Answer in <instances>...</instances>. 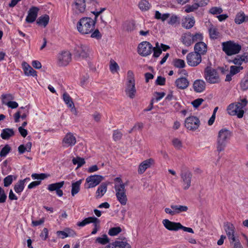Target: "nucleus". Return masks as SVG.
<instances>
[{
	"mask_svg": "<svg viewBox=\"0 0 248 248\" xmlns=\"http://www.w3.org/2000/svg\"><path fill=\"white\" fill-rule=\"evenodd\" d=\"M154 51L153 56L155 58H158L162 53V50L161 48H158L157 49H153Z\"/></svg>",
	"mask_w": 248,
	"mask_h": 248,
	"instance_id": "nucleus-64",
	"label": "nucleus"
},
{
	"mask_svg": "<svg viewBox=\"0 0 248 248\" xmlns=\"http://www.w3.org/2000/svg\"><path fill=\"white\" fill-rule=\"evenodd\" d=\"M72 5L77 13H84L86 11L85 0H75Z\"/></svg>",
	"mask_w": 248,
	"mask_h": 248,
	"instance_id": "nucleus-21",
	"label": "nucleus"
},
{
	"mask_svg": "<svg viewBox=\"0 0 248 248\" xmlns=\"http://www.w3.org/2000/svg\"><path fill=\"white\" fill-rule=\"evenodd\" d=\"M125 184L122 183L119 185H115L114 186L117 199L123 205H125L127 201L126 189L125 188Z\"/></svg>",
	"mask_w": 248,
	"mask_h": 248,
	"instance_id": "nucleus-6",
	"label": "nucleus"
},
{
	"mask_svg": "<svg viewBox=\"0 0 248 248\" xmlns=\"http://www.w3.org/2000/svg\"><path fill=\"white\" fill-rule=\"evenodd\" d=\"M23 69L25 74L27 76H37V72L34 70L28 63H22Z\"/></svg>",
	"mask_w": 248,
	"mask_h": 248,
	"instance_id": "nucleus-24",
	"label": "nucleus"
},
{
	"mask_svg": "<svg viewBox=\"0 0 248 248\" xmlns=\"http://www.w3.org/2000/svg\"><path fill=\"white\" fill-rule=\"evenodd\" d=\"M11 150V147L8 144L5 145L0 152V156L1 157H5Z\"/></svg>",
	"mask_w": 248,
	"mask_h": 248,
	"instance_id": "nucleus-45",
	"label": "nucleus"
},
{
	"mask_svg": "<svg viewBox=\"0 0 248 248\" xmlns=\"http://www.w3.org/2000/svg\"><path fill=\"white\" fill-rule=\"evenodd\" d=\"M232 136V132L227 128H222L218 132L217 138V151H223L227 145V142Z\"/></svg>",
	"mask_w": 248,
	"mask_h": 248,
	"instance_id": "nucleus-2",
	"label": "nucleus"
},
{
	"mask_svg": "<svg viewBox=\"0 0 248 248\" xmlns=\"http://www.w3.org/2000/svg\"><path fill=\"white\" fill-rule=\"evenodd\" d=\"M104 179V177L100 175H93L88 176L86 179L88 184L87 188L94 187L99 185Z\"/></svg>",
	"mask_w": 248,
	"mask_h": 248,
	"instance_id": "nucleus-13",
	"label": "nucleus"
},
{
	"mask_svg": "<svg viewBox=\"0 0 248 248\" xmlns=\"http://www.w3.org/2000/svg\"><path fill=\"white\" fill-rule=\"evenodd\" d=\"M62 98L65 103L67 105L68 107H71L72 104H74L72 98L66 92L62 95Z\"/></svg>",
	"mask_w": 248,
	"mask_h": 248,
	"instance_id": "nucleus-41",
	"label": "nucleus"
},
{
	"mask_svg": "<svg viewBox=\"0 0 248 248\" xmlns=\"http://www.w3.org/2000/svg\"><path fill=\"white\" fill-rule=\"evenodd\" d=\"M210 37L212 39H216L219 37L220 33L217 28L211 27L209 29Z\"/></svg>",
	"mask_w": 248,
	"mask_h": 248,
	"instance_id": "nucleus-38",
	"label": "nucleus"
},
{
	"mask_svg": "<svg viewBox=\"0 0 248 248\" xmlns=\"http://www.w3.org/2000/svg\"><path fill=\"white\" fill-rule=\"evenodd\" d=\"M162 223L164 227L169 231H177L180 230L181 223L179 222H174L165 219L162 221Z\"/></svg>",
	"mask_w": 248,
	"mask_h": 248,
	"instance_id": "nucleus-20",
	"label": "nucleus"
},
{
	"mask_svg": "<svg viewBox=\"0 0 248 248\" xmlns=\"http://www.w3.org/2000/svg\"><path fill=\"white\" fill-rule=\"evenodd\" d=\"M243 67L241 66H231L230 67V72H231L232 75H235L239 73L241 70H242Z\"/></svg>",
	"mask_w": 248,
	"mask_h": 248,
	"instance_id": "nucleus-53",
	"label": "nucleus"
},
{
	"mask_svg": "<svg viewBox=\"0 0 248 248\" xmlns=\"http://www.w3.org/2000/svg\"><path fill=\"white\" fill-rule=\"evenodd\" d=\"M48 230L46 228H44L43 230V231L40 234V237L43 240H46V238L48 237Z\"/></svg>",
	"mask_w": 248,
	"mask_h": 248,
	"instance_id": "nucleus-60",
	"label": "nucleus"
},
{
	"mask_svg": "<svg viewBox=\"0 0 248 248\" xmlns=\"http://www.w3.org/2000/svg\"><path fill=\"white\" fill-rule=\"evenodd\" d=\"M170 16V14L166 13L162 15L159 11H156L155 12V17L157 19H160L162 21H165Z\"/></svg>",
	"mask_w": 248,
	"mask_h": 248,
	"instance_id": "nucleus-39",
	"label": "nucleus"
},
{
	"mask_svg": "<svg viewBox=\"0 0 248 248\" xmlns=\"http://www.w3.org/2000/svg\"><path fill=\"white\" fill-rule=\"evenodd\" d=\"M121 231L122 229L120 227H113L109 230L108 234L110 236H115L121 232Z\"/></svg>",
	"mask_w": 248,
	"mask_h": 248,
	"instance_id": "nucleus-47",
	"label": "nucleus"
},
{
	"mask_svg": "<svg viewBox=\"0 0 248 248\" xmlns=\"http://www.w3.org/2000/svg\"><path fill=\"white\" fill-rule=\"evenodd\" d=\"M191 37L193 43L197 41L202 42L201 41L203 39L202 35L200 33H196L194 35H191Z\"/></svg>",
	"mask_w": 248,
	"mask_h": 248,
	"instance_id": "nucleus-54",
	"label": "nucleus"
},
{
	"mask_svg": "<svg viewBox=\"0 0 248 248\" xmlns=\"http://www.w3.org/2000/svg\"><path fill=\"white\" fill-rule=\"evenodd\" d=\"M200 121L195 116H190L185 120V126L190 130L194 131L199 126Z\"/></svg>",
	"mask_w": 248,
	"mask_h": 248,
	"instance_id": "nucleus-14",
	"label": "nucleus"
},
{
	"mask_svg": "<svg viewBox=\"0 0 248 248\" xmlns=\"http://www.w3.org/2000/svg\"><path fill=\"white\" fill-rule=\"evenodd\" d=\"M241 87L244 91L248 89V78H244L240 83Z\"/></svg>",
	"mask_w": 248,
	"mask_h": 248,
	"instance_id": "nucleus-57",
	"label": "nucleus"
},
{
	"mask_svg": "<svg viewBox=\"0 0 248 248\" xmlns=\"http://www.w3.org/2000/svg\"><path fill=\"white\" fill-rule=\"evenodd\" d=\"M26 179L20 180L14 186V190L17 193H20L24 188L25 183Z\"/></svg>",
	"mask_w": 248,
	"mask_h": 248,
	"instance_id": "nucleus-34",
	"label": "nucleus"
},
{
	"mask_svg": "<svg viewBox=\"0 0 248 248\" xmlns=\"http://www.w3.org/2000/svg\"><path fill=\"white\" fill-rule=\"evenodd\" d=\"M170 208L174 210L175 215L180 214L183 212H186L188 210L187 206L181 205H171Z\"/></svg>",
	"mask_w": 248,
	"mask_h": 248,
	"instance_id": "nucleus-33",
	"label": "nucleus"
},
{
	"mask_svg": "<svg viewBox=\"0 0 248 248\" xmlns=\"http://www.w3.org/2000/svg\"><path fill=\"white\" fill-rule=\"evenodd\" d=\"M168 24L171 25H174L175 24H179L180 18L176 15L171 16L168 22Z\"/></svg>",
	"mask_w": 248,
	"mask_h": 248,
	"instance_id": "nucleus-48",
	"label": "nucleus"
},
{
	"mask_svg": "<svg viewBox=\"0 0 248 248\" xmlns=\"http://www.w3.org/2000/svg\"><path fill=\"white\" fill-rule=\"evenodd\" d=\"M222 50L228 55L232 56L239 53L241 46L232 41H228L222 43Z\"/></svg>",
	"mask_w": 248,
	"mask_h": 248,
	"instance_id": "nucleus-4",
	"label": "nucleus"
},
{
	"mask_svg": "<svg viewBox=\"0 0 248 248\" xmlns=\"http://www.w3.org/2000/svg\"><path fill=\"white\" fill-rule=\"evenodd\" d=\"M187 64L191 66L198 65L202 61L201 56L195 52L188 53L186 56Z\"/></svg>",
	"mask_w": 248,
	"mask_h": 248,
	"instance_id": "nucleus-12",
	"label": "nucleus"
},
{
	"mask_svg": "<svg viewBox=\"0 0 248 248\" xmlns=\"http://www.w3.org/2000/svg\"><path fill=\"white\" fill-rule=\"evenodd\" d=\"M15 135L14 131L13 129L5 128L2 130L0 134L1 138L5 140H9L11 137Z\"/></svg>",
	"mask_w": 248,
	"mask_h": 248,
	"instance_id": "nucleus-28",
	"label": "nucleus"
},
{
	"mask_svg": "<svg viewBox=\"0 0 248 248\" xmlns=\"http://www.w3.org/2000/svg\"><path fill=\"white\" fill-rule=\"evenodd\" d=\"M64 184V181L50 184L48 186L47 189L50 191H56L62 188Z\"/></svg>",
	"mask_w": 248,
	"mask_h": 248,
	"instance_id": "nucleus-37",
	"label": "nucleus"
},
{
	"mask_svg": "<svg viewBox=\"0 0 248 248\" xmlns=\"http://www.w3.org/2000/svg\"><path fill=\"white\" fill-rule=\"evenodd\" d=\"M77 29L82 35H90L92 38L97 40L102 38V35L98 29H95L88 17L85 16L81 18L77 22Z\"/></svg>",
	"mask_w": 248,
	"mask_h": 248,
	"instance_id": "nucleus-1",
	"label": "nucleus"
},
{
	"mask_svg": "<svg viewBox=\"0 0 248 248\" xmlns=\"http://www.w3.org/2000/svg\"><path fill=\"white\" fill-rule=\"evenodd\" d=\"M76 138L72 133H67L62 140L63 147H72L76 143Z\"/></svg>",
	"mask_w": 248,
	"mask_h": 248,
	"instance_id": "nucleus-16",
	"label": "nucleus"
},
{
	"mask_svg": "<svg viewBox=\"0 0 248 248\" xmlns=\"http://www.w3.org/2000/svg\"><path fill=\"white\" fill-rule=\"evenodd\" d=\"M172 144L175 148L177 149H180L182 146V142L177 138L174 139L172 140Z\"/></svg>",
	"mask_w": 248,
	"mask_h": 248,
	"instance_id": "nucleus-59",
	"label": "nucleus"
},
{
	"mask_svg": "<svg viewBox=\"0 0 248 248\" xmlns=\"http://www.w3.org/2000/svg\"><path fill=\"white\" fill-rule=\"evenodd\" d=\"M89 47L86 45H77L74 48V55L78 58H87L89 56Z\"/></svg>",
	"mask_w": 248,
	"mask_h": 248,
	"instance_id": "nucleus-7",
	"label": "nucleus"
},
{
	"mask_svg": "<svg viewBox=\"0 0 248 248\" xmlns=\"http://www.w3.org/2000/svg\"><path fill=\"white\" fill-rule=\"evenodd\" d=\"M182 41L186 46H190L192 44H193L191 34L190 33H188L182 35Z\"/></svg>",
	"mask_w": 248,
	"mask_h": 248,
	"instance_id": "nucleus-36",
	"label": "nucleus"
},
{
	"mask_svg": "<svg viewBox=\"0 0 248 248\" xmlns=\"http://www.w3.org/2000/svg\"><path fill=\"white\" fill-rule=\"evenodd\" d=\"M137 51L139 54L141 56H147L152 53L153 51V46L149 42H142L139 44Z\"/></svg>",
	"mask_w": 248,
	"mask_h": 248,
	"instance_id": "nucleus-8",
	"label": "nucleus"
},
{
	"mask_svg": "<svg viewBox=\"0 0 248 248\" xmlns=\"http://www.w3.org/2000/svg\"><path fill=\"white\" fill-rule=\"evenodd\" d=\"M166 78L161 76H158L156 80L155 83L158 85H164L165 84Z\"/></svg>",
	"mask_w": 248,
	"mask_h": 248,
	"instance_id": "nucleus-61",
	"label": "nucleus"
},
{
	"mask_svg": "<svg viewBox=\"0 0 248 248\" xmlns=\"http://www.w3.org/2000/svg\"><path fill=\"white\" fill-rule=\"evenodd\" d=\"M173 64L174 67L178 68H183L186 66L185 61L180 59H174L173 61Z\"/></svg>",
	"mask_w": 248,
	"mask_h": 248,
	"instance_id": "nucleus-42",
	"label": "nucleus"
},
{
	"mask_svg": "<svg viewBox=\"0 0 248 248\" xmlns=\"http://www.w3.org/2000/svg\"><path fill=\"white\" fill-rule=\"evenodd\" d=\"M105 248H131V246L126 241L118 240L109 243Z\"/></svg>",
	"mask_w": 248,
	"mask_h": 248,
	"instance_id": "nucleus-19",
	"label": "nucleus"
},
{
	"mask_svg": "<svg viewBox=\"0 0 248 248\" xmlns=\"http://www.w3.org/2000/svg\"><path fill=\"white\" fill-rule=\"evenodd\" d=\"M204 77L206 81L210 84H216L220 82V78L217 71L211 66H207L205 68Z\"/></svg>",
	"mask_w": 248,
	"mask_h": 248,
	"instance_id": "nucleus-5",
	"label": "nucleus"
},
{
	"mask_svg": "<svg viewBox=\"0 0 248 248\" xmlns=\"http://www.w3.org/2000/svg\"><path fill=\"white\" fill-rule=\"evenodd\" d=\"M224 227L228 238L230 240V243L232 244L235 241L236 238L234 235L235 232L234 225L230 222H227L224 223Z\"/></svg>",
	"mask_w": 248,
	"mask_h": 248,
	"instance_id": "nucleus-15",
	"label": "nucleus"
},
{
	"mask_svg": "<svg viewBox=\"0 0 248 248\" xmlns=\"http://www.w3.org/2000/svg\"><path fill=\"white\" fill-rule=\"evenodd\" d=\"M109 69L112 73H115L119 70V66L117 63L113 59H111L109 62Z\"/></svg>",
	"mask_w": 248,
	"mask_h": 248,
	"instance_id": "nucleus-43",
	"label": "nucleus"
},
{
	"mask_svg": "<svg viewBox=\"0 0 248 248\" xmlns=\"http://www.w3.org/2000/svg\"><path fill=\"white\" fill-rule=\"evenodd\" d=\"M223 10L221 8L214 7L210 9V13L213 15L220 14L222 12Z\"/></svg>",
	"mask_w": 248,
	"mask_h": 248,
	"instance_id": "nucleus-58",
	"label": "nucleus"
},
{
	"mask_svg": "<svg viewBox=\"0 0 248 248\" xmlns=\"http://www.w3.org/2000/svg\"><path fill=\"white\" fill-rule=\"evenodd\" d=\"M108 184L106 183H102L98 187L96 192V199L101 198L107 191Z\"/></svg>",
	"mask_w": 248,
	"mask_h": 248,
	"instance_id": "nucleus-26",
	"label": "nucleus"
},
{
	"mask_svg": "<svg viewBox=\"0 0 248 248\" xmlns=\"http://www.w3.org/2000/svg\"><path fill=\"white\" fill-rule=\"evenodd\" d=\"M180 176L184 184V189L186 190L191 186L192 174L186 168L184 167L181 170Z\"/></svg>",
	"mask_w": 248,
	"mask_h": 248,
	"instance_id": "nucleus-9",
	"label": "nucleus"
},
{
	"mask_svg": "<svg viewBox=\"0 0 248 248\" xmlns=\"http://www.w3.org/2000/svg\"><path fill=\"white\" fill-rule=\"evenodd\" d=\"M235 22L238 24H240L243 22L248 21V16H246L243 12L238 13L235 18Z\"/></svg>",
	"mask_w": 248,
	"mask_h": 248,
	"instance_id": "nucleus-35",
	"label": "nucleus"
},
{
	"mask_svg": "<svg viewBox=\"0 0 248 248\" xmlns=\"http://www.w3.org/2000/svg\"><path fill=\"white\" fill-rule=\"evenodd\" d=\"M57 235L62 239H64L69 236L68 234L62 231H58L56 232Z\"/></svg>",
	"mask_w": 248,
	"mask_h": 248,
	"instance_id": "nucleus-63",
	"label": "nucleus"
},
{
	"mask_svg": "<svg viewBox=\"0 0 248 248\" xmlns=\"http://www.w3.org/2000/svg\"><path fill=\"white\" fill-rule=\"evenodd\" d=\"M49 21V16L47 15L40 16L37 20L36 23L39 26L46 27Z\"/></svg>",
	"mask_w": 248,
	"mask_h": 248,
	"instance_id": "nucleus-31",
	"label": "nucleus"
},
{
	"mask_svg": "<svg viewBox=\"0 0 248 248\" xmlns=\"http://www.w3.org/2000/svg\"><path fill=\"white\" fill-rule=\"evenodd\" d=\"M227 111L230 115L232 116L236 115L239 118H242L244 113V110L240 109L237 103H232L229 105L227 108Z\"/></svg>",
	"mask_w": 248,
	"mask_h": 248,
	"instance_id": "nucleus-11",
	"label": "nucleus"
},
{
	"mask_svg": "<svg viewBox=\"0 0 248 248\" xmlns=\"http://www.w3.org/2000/svg\"><path fill=\"white\" fill-rule=\"evenodd\" d=\"M195 24V20L193 17H186L183 21L182 26L186 29H189L193 27Z\"/></svg>",
	"mask_w": 248,
	"mask_h": 248,
	"instance_id": "nucleus-30",
	"label": "nucleus"
},
{
	"mask_svg": "<svg viewBox=\"0 0 248 248\" xmlns=\"http://www.w3.org/2000/svg\"><path fill=\"white\" fill-rule=\"evenodd\" d=\"M205 82L202 79H197L193 83L194 91L196 93H202L205 89Z\"/></svg>",
	"mask_w": 248,
	"mask_h": 248,
	"instance_id": "nucleus-23",
	"label": "nucleus"
},
{
	"mask_svg": "<svg viewBox=\"0 0 248 248\" xmlns=\"http://www.w3.org/2000/svg\"><path fill=\"white\" fill-rule=\"evenodd\" d=\"M82 179H80L76 182H73L72 183L71 195L72 196H75V195L79 192L80 189V185L82 183Z\"/></svg>",
	"mask_w": 248,
	"mask_h": 248,
	"instance_id": "nucleus-29",
	"label": "nucleus"
},
{
	"mask_svg": "<svg viewBox=\"0 0 248 248\" xmlns=\"http://www.w3.org/2000/svg\"><path fill=\"white\" fill-rule=\"evenodd\" d=\"M72 162L74 165H78V168L81 167L85 163L84 158L80 157H77L72 159Z\"/></svg>",
	"mask_w": 248,
	"mask_h": 248,
	"instance_id": "nucleus-44",
	"label": "nucleus"
},
{
	"mask_svg": "<svg viewBox=\"0 0 248 248\" xmlns=\"http://www.w3.org/2000/svg\"><path fill=\"white\" fill-rule=\"evenodd\" d=\"M228 62H232L234 64L239 65L240 66L242 64V62H243L242 59H241V58L240 55H237V57L232 61L228 60Z\"/></svg>",
	"mask_w": 248,
	"mask_h": 248,
	"instance_id": "nucleus-56",
	"label": "nucleus"
},
{
	"mask_svg": "<svg viewBox=\"0 0 248 248\" xmlns=\"http://www.w3.org/2000/svg\"><path fill=\"white\" fill-rule=\"evenodd\" d=\"M13 175H10L4 178L3 180L4 186L8 187L12 183L13 181Z\"/></svg>",
	"mask_w": 248,
	"mask_h": 248,
	"instance_id": "nucleus-52",
	"label": "nucleus"
},
{
	"mask_svg": "<svg viewBox=\"0 0 248 248\" xmlns=\"http://www.w3.org/2000/svg\"><path fill=\"white\" fill-rule=\"evenodd\" d=\"M247 103V99L246 98H243L241 99L240 102H237V104L240 108V109H243V108L246 106Z\"/></svg>",
	"mask_w": 248,
	"mask_h": 248,
	"instance_id": "nucleus-62",
	"label": "nucleus"
},
{
	"mask_svg": "<svg viewBox=\"0 0 248 248\" xmlns=\"http://www.w3.org/2000/svg\"><path fill=\"white\" fill-rule=\"evenodd\" d=\"M109 239L106 234L103 235V237L96 238L95 242L102 245H105L109 242Z\"/></svg>",
	"mask_w": 248,
	"mask_h": 248,
	"instance_id": "nucleus-46",
	"label": "nucleus"
},
{
	"mask_svg": "<svg viewBox=\"0 0 248 248\" xmlns=\"http://www.w3.org/2000/svg\"><path fill=\"white\" fill-rule=\"evenodd\" d=\"M195 52L201 56L206 54L207 51V46L203 42L197 43L194 46Z\"/></svg>",
	"mask_w": 248,
	"mask_h": 248,
	"instance_id": "nucleus-22",
	"label": "nucleus"
},
{
	"mask_svg": "<svg viewBox=\"0 0 248 248\" xmlns=\"http://www.w3.org/2000/svg\"><path fill=\"white\" fill-rule=\"evenodd\" d=\"M125 93L126 96L130 99H133L136 95L137 90L135 87L134 75L133 72L131 70L127 72Z\"/></svg>",
	"mask_w": 248,
	"mask_h": 248,
	"instance_id": "nucleus-3",
	"label": "nucleus"
},
{
	"mask_svg": "<svg viewBox=\"0 0 248 248\" xmlns=\"http://www.w3.org/2000/svg\"><path fill=\"white\" fill-rule=\"evenodd\" d=\"M124 26V29L128 31H131L135 29V24L133 21H127Z\"/></svg>",
	"mask_w": 248,
	"mask_h": 248,
	"instance_id": "nucleus-49",
	"label": "nucleus"
},
{
	"mask_svg": "<svg viewBox=\"0 0 248 248\" xmlns=\"http://www.w3.org/2000/svg\"><path fill=\"white\" fill-rule=\"evenodd\" d=\"M7 198V195L4 190L0 186V203H5Z\"/></svg>",
	"mask_w": 248,
	"mask_h": 248,
	"instance_id": "nucleus-51",
	"label": "nucleus"
},
{
	"mask_svg": "<svg viewBox=\"0 0 248 248\" xmlns=\"http://www.w3.org/2000/svg\"><path fill=\"white\" fill-rule=\"evenodd\" d=\"M154 164V160L152 158H149L142 162L139 166L138 172L140 174H143L146 170L150 168Z\"/></svg>",
	"mask_w": 248,
	"mask_h": 248,
	"instance_id": "nucleus-18",
	"label": "nucleus"
},
{
	"mask_svg": "<svg viewBox=\"0 0 248 248\" xmlns=\"http://www.w3.org/2000/svg\"><path fill=\"white\" fill-rule=\"evenodd\" d=\"M96 222H98V219L97 218L94 217H89L85 218L81 222H78L77 225L79 227H83L90 223H95Z\"/></svg>",
	"mask_w": 248,
	"mask_h": 248,
	"instance_id": "nucleus-32",
	"label": "nucleus"
},
{
	"mask_svg": "<svg viewBox=\"0 0 248 248\" xmlns=\"http://www.w3.org/2000/svg\"><path fill=\"white\" fill-rule=\"evenodd\" d=\"M207 0H205V2L201 3V4H198V3H195L192 5L187 4L185 7V11L186 13H190L193 12L197 10L199 7H202L205 6L207 2Z\"/></svg>",
	"mask_w": 248,
	"mask_h": 248,
	"instance_id": "nucleus-27",
	"label": "nucleus"
},
{
	"mask_svg": "<svg viewBox=\"0 0 248 248\" xmlns=\"http://www.w3.org/2000/svg\"><path fill=\"white\" fill-rule=\"evenodd\" d=\"M71 54L68 51H62L58 56V64L60 66H67L72 60Z\"/></svg>",
	"mask_w": 248,
	"mask_h": 248,
	"instance_id": "nucleus-10",
	"label": "nucleus"
},
{
	"mask_svg": "<svg viewBox=\"0 0 248 248\" xmlns=\"http://www.w3.org/2000/svg\"><path fill=\"white\" fill-rule=\"evenodd\" d=\"M39 9L35 6H32L28 11V16L26 18L27 23H32L36 19Z\"/></svg>",
	"mask_w": 248,
	"mask_h": 248,
	"instance_id": "nucleus-17",
	"label": "nucleus"
},
{
	"mask_svg": "<svg viewBox=\"0 0 248 248\" xmlns=\"http://www.w3.org/2000/svg\"><path fill=\"white\" fill-rule=\"evenodd\" d=\"M123 136V134L119 130H115L113 131V139L114 141H117L120 140Z\"/></svg>",
	"mask_w": 248,
	"mask_h": 248,
	"instance_id": "nucleus-50",
	"label": "nucleus"
},
{
	"mask_svg": "<svg viewBox=\"0 0 248 248\" xmlns=\"http://www.w3.org/2000/svg\"><path fill=\"white\" fill-rule=\"evenodd\" d=\"M204 101V100L202 98H198L191 102L192 105L195 108H198Z\"/></svg>",
	"mask_w": 248,
	"mask_h": 248,
	"instance_id": "nucleus-55",
	"label": "nucleus"
},
{
	"mask_svg": "<svg viewBox=\"0 0 248 248\" xmlns=\"http://www.w3.org/2000/svg\"><path fill=\"white\" fill-rule=\"evenodd\" d=\"M175 83L178 88L184 90L188 86L189 82L186 78L183 77L177 78Z\"/></svg>",
	"mask_w": 248,
	"mask_h": 248,
	"instance_id": "nucleus-25",
	"label": "nucleus"
},
{
	"mask_svg": "<svg viewBox=\"0 0 248 248\" xmlns=\"http://www.w3.org/2000/svg\"><path fill=\"white\" fill-rule=\"evenodd\" d=\"M139 7L141 11H147L150 8V4L148 1L142 0L139 2Z\"/></svg>",
	"mask_w": 248,
	"mask_h": 248,
	"instance_id": "nucleus-40",
	"label": "nucleus"
}]
</instances>
